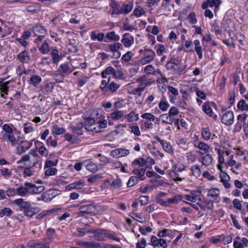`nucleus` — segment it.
Returning a JSON list of instances; mask_svg holds the SVG:
<instances>
[{"mask_svg":"<svg viewBox=\"0 0 248 248\" xmlns=\"http://www.w3.org/2000/svg\"><path fill=\"white\" fill-rule=\"evenodd\" d=\"M136 81L137 83H140L138 86L133 89L130 92V93L140 96L142 92L144 90L145 88L152 84V82L150 80L146 78V76H143L137 78Z\"/></svg>","mask_w":248,"mask_h":248,"instance_id":"f257e3e1","label":"nucleus"},{"mask_svg":"<svg viewBox=\"0 0 248 248\" xmlns=\"http://www.w3.org/2000/svg\"><path fill=\"white\" fill-rule=\"evenodd\" d=\"M103 112L102 109L100 108L93 110L91 114V116L85 120L86 127H93L94 126L96 122L98 121V119H102Z\"/></svg>","mask_w":248,"mask_h":248,"instance_id":"f03ea898","label":"nucleus"},{"mask_svg":"<svg viewBox=\"0 0 248 248\" xmlns=\"http://www.w3.org/2000/svg\"><path fill=\"white\" fill-rule=\"evenodd\" d=\"M32 31L34 35L37 37L34 41L36 43L41 42L47 33L46 30L40 24H36L33 26Z\"/></svg>","mask_w":248,"mask_h":248,"instance_id":"7ed1b4c3","label":"nucleus"},{"mask_svg":"<svg viewBox=\"0 0 248 248\" xmlns=\"http://www.w3.org/2000/svg\"><path fill=\"white\" fill-rule=\"evenodd\" d=\"M156 56L155 51L151 49L144 48L143 56L139 60V63L141 65H145L151 62Z\"/></svg>","mask_w":248,"mask_h":248,"instance_id":"20e7f679","label":"nucleus"},{"mask_svg":"<svg viewBox=\"0 0 248 248\" xmlns=\"http://www.w3.org/2000/svg\"><path fill=\"white\" fill-rule=\"evenodd\" d=\"M108 122L104 118L98 119L95 124L93 127H86L85 128L88 130L94 131L95 132H101V129L106 128L107 126Z\"/></svg>","mask_w":248,"mask_h":248,"instance_id":"39448f33","label":"nucleus"},{"mask_svg":"<svg viewBox=\"0 0 248 248\" xmlns=\"http://www.w3.org/2000/svg\"><path fill=\"white\" fill-rule=\"evenodd\" d=\"M201 193L197 190H191L188 194H185L183 196V199H185L187 201L192 202H195L197 201H201Z\"/></svg>","mask_w":248,"mask_h":248,"instance_id":"423d86ee","label":"nucleus"},{"mask_svg":"<svg viewBox=\"0 0 248 248\" xmlns=\"http://www.w3.org/2000/svg\"><path fill=\"white\" fill-rule=\"evenodd\" d=\"M82 167H85L88 170L93 173L96 172L98 170L97 165L89 160L78 163V171L81 170Z\"/></svg>","mask_w":248,"mask_h":248,"instance_id":"0eeeda50","label":"nucleus"},{"mask_svg":"<svg viewBox=\"0 0 248 248\" xmlns=\"http://www.w3.org/2000/svg\"><path fill=\"white\" fill-rule=\"evenodd\" d=\"M109 51L112 53V58L114 59L119 58L121 56V52L119 49L123 47L122 45L119 42H115L108 45Z\"/></svg>","mask_w":248,"mask_h":248,"instance_id":"6e6552de","label":"nucleus"},{"mask_svg":"<svg viewBox=\"0 0 248 248\" xmlns=\"http://www.w3.org/2000/svg\"><path fill=\"white\" fill-rule=\"evenodd\" d=\"M78 217L81 216H85V214H94V206L92 204L78 205Z\"/></svg>","mask_w":248,"mask_h":248,"instance_id":"1a4fd4ad","label":"nucleus"},{"mask_svg":"<svg viewBox=\"0 0 248 248\" xmlns=\"http://www.w3.org/2000/svg\"><path fill=\"white\" fill-rule=\"evenodd\" d=\"M32 145V142L26 140L21 141L16 148L17 154H22L25 153L31 147Z\"/></svg>","mask_w":248,"mask_h":248,"instance_id":"9d476101","label":"nucleus"},{"mask_svg":"<svg viewBox=\"0 0 248 248\" xmlns=\"http://www.w3.org/2000/svg\"><path fill=\"white\" fill-rule=\"evenodd\" d=\"M234 122V115L232 111L224 113L221 118V122L227 125H231Z\"/></svg>","mask_w":248,"mask_h":248,"instance_id":"9b49d317","label":"nucleus"},{"mask_svg":"<svg viewBox=\"0 0 248 248\" xmlns=\"http://www.w3.org/2000/svg\"><path fill=\"white\" fill-rule=\"evenodd\" d=\"M129 153V151L127 149L118 148L111 151L110 155L113 157L119 158L127 156Z\"/></svg>","mask_w":248,"mask_h":248,"instance_id":"f8f14e48","label":"nucleus"},{"mask_svg":"<svg viewBox=\"0 0 248 248\" xmlns=\"http://www.w3.org/2000/svg\"><path fill=\"white\" fill-rule=\"evenodd\" d=\"M221 3V1L220 0H206L203 2L202 7L203 9H206L209 7H212L215 6V13H216V11L218 10Z\"/></svg>","mask_w":248,"mask_h":248,"instance_id":"ddd939ff","label":"nucleus"},{"mask_svg":"<svg viewBox=\"0 0 248 248\" xmlns=\"http://www.w3.org/2000/svg\"><path fill=\"white\" fill-rule=\"evenodd\" d=\"M222 24L223 29L229 33L231 36V34L233 33L235 30L233 21L230 19H224Z\"/></svg>","mask_w":248,"mask_h":248,"instance_id":"4468645a","label":"nucleus"},{"mask_svg":"<svg viewBox=\"0 0 248 248\" xmlns=\"http://www.w3.org/2000/svg\"><path fill=\"white\" fill-rule=\"evenodd\" d=\"M92 233H93V235H89L90 238H94L96 240L99 241H103L105 238V230H94L92 229Z\"/></svg>","mask_w":248,"mask_h":248,"instance_id":"2eb2a0df","label":"nucleus"},{"mask_svg":"<svg viewBox=\"0 0 248 248\" xmlns=\"http://www.w3.org/2000/svg\"><path fill=\"white\" fill-rule=\"evenodd\" d=\"M153 138L161 144L163 149L166 152L170 154L173 153L172 148L169 142L165 140H161L157 135L154 136Z\"/></svg>","mask_w":248,"mask_h":248,"instance_id":"dca6fc26","label":"nucleus"},{"mask_svg":"<svg viewBox=\"0 0 248 248\" xmlns=\"http://www.w3.org/2000/svg\"><path fill=\"white\" fill-rule=\"evenodd\" d=\"M213 159L212 155L209 154H205L202 155V156L198 159V161L202 163V165L206 167L209 166L212 163Z\"/></svg>","mask_w":248,"mask_h":248,"instance_id":"f3484780","label":"nucleus"},{"mask_svg":"<svg viewBox=\"0 0 248 248\" xmlns=\"http://www.w3.org/2000/svg\"><path fill=\"white\" fill-rule=\"evenodd\" d=\"M194 146L195 148H198L200 150L198 153L201 155H204L208 153L210 149L209 145L203 141L199 142L198 143H195Z\"/></svg>","mask_w":248,"mask_h":248,"instance_id":"a211bd4d","label":"nucleus"},{"mask_svg":"<svg viewBox=\"0 0 248 248\" xmlns=\"http://www.w3.org/2000/svg\"><path fill=\"white\" fill-rule=\"evenodd\" d=\"M134 42V37L129 33H125L123 35L121 42L125 47H129Z\"/></svg>","mask_w":248,"mask_h":248,"instance_id":"6ab92c4d","label":"nucleus"},{"mask_svg":"<svg viewBox=\"0 0 248 248\" xmlns=\"http://www.w3.org/2000/svg\"><path fill=\"white\" fill-rule=\"evenodd\" d=\"M27 246L29 248L39 247V248H50L49 245L48 244L43 243L36 240H30L27 243Z\"/></svg>","mask_w":248,"mask_h":248,"instance_id":"aec40b11","label":"nucleus"},{"mask_svg":"<svg viewBox=\"0 0 248 248\" xmlns=\"http://www.w3.org/2000/svg\"><path fill=\"white\" fill-rule=\"evenodd\" d=\"M16 59L22 63H28L30 61L29 51L26 50L22 51L17 55Z\"/></svg>","mask_w":248,"mask_h":248,"instance_id":"412c9836","label":"nucleus"},{"mask_svg":"<svg viewBox=\"0 0 248 248\" xmlns=\"http://www.w3.org/2000/svg\"><path fill=\"white\" fill-rule=\"evenodd\" d=\"M2 140L10 143L12 146L16 144V139L13 133L3 134Z\"/></svg>","mask_w":248,"mask_h":248,"instance_id":"4be33fe9","label":"nucleus"},{"mask_svg":"<svg viewBox=\"0 0 248 248\" xmlns=\"http://www.w3.org/2000/svg\"><path fill=\"white\" fill-rule=\"evenodd\" d=\"M13 203L20 208L21 210L24 211L31 206V203L27 201H24L23 199H18L15 200Z\"/></svg>","mask_w":248,"mask_h":248,"instance_id":"5701e85b","label":"nucleus"},{"mask_svg":"<svg viewBox=\"0 0 248 248\" xmlns=\"http://www.w3.org/2000/svg\"><path fill=\"white\" fill-rule=\"evenodd\" d=\"M146 170V167H138L137 168H135L133 170V173L137 175L139 178L142 181L145 179L146 177H145V173Z\"/></svg>","mask_w":248,"mask_h":248,"instance_id":"b1692460","label":"nucleus"},{"mask_svg":"<svg viewBox=\"0 0 248 248\" xmlns=\"http://www.w3.org/2000/svg\"><path fill=\"white\" fill-rule=\"evenodd\" d=\"M58 72L62 76H65L71 73L72 69L68 64L64 63L60 66Z\"/></svg>","mask_w":248,"mask_h":248,"instance_id":"393cba45","label":"nucleus"},{"mask_svg":"<svg viewBox=\"0 0 248 248\" xmlns=\"http://www.w3.org/2000/svg\"><path fill=\"white\" fill-rule=\"evenodd\" d=\"M90 37L93 41L97 40L100 42L105 41L108 42L106 40H104L105 34L103 33L99 32L97 33L96 31H92L90 34Z\"/></svg>","mask_w":248,"mask_h":248,"instance_id":"a878e982","label":"nucleus"},{"mask_svg":"<svg viewBox=\"0 0 248 248\" xmlns=\"http://www.w3.org/2000/svg\"><path fill=\"white\" fill-rule=\"evenodd\" d=\"M219 194L220 191L217 188H213L208 190L207 195L217 201H220Z\"/></svg>","mask_w":248,"mask_h":248,"instance_id":"bb28decb","label":"nucleus"},{"mask_svg":"<svg viewBox=\"0 0 248 248\" xmlns=\"http://www.w3.org/2000/svg\"><path fill=\"white\" fill-rule=\"evenodd\" d=\"M215 104L214 102H206L202 106L203 111L207 115L211 116L213 114L212 107H214Z\"/></svg>","mask_w":248,"mask_h":248,"instance_id":"cd10ccee","label":"nucleus"},{"mask_svg":"<svg viewBox=\"0 0 248 248\" xmlns=\"http://www.w3.org/2000/svg\"><path fill=\"white\" fill-rule=\"evenodd\" d=\"M109 74H112L115 78L118 77L115 70L112 66H108L105 70L102 71L101 76L102 78H107L108 75Z\"/></svg>","mask_w":248,"mask_h":248,"instance_id":"c85d7f7f","label":"nucleus"},{"mask_svg":"<svg viewBox=\"0 0 248 248\" xmlns=\"http://www.w3.org/2000/svg\"><path fill=\"white\" fill-rule=\"evenodd\" d=\"M201 167L202 166H200L198 164H195L192 166L190 167V170L192 175L194 176L197 178L200 177L202 173V171L201 169Z\"/></svg>","mask_w":248,"mask_h":248,"instance_id":"c756f323","label":"nucleus"},{"mask_svg":"<svg viewBox=\"0 0 248 248\" xmlns=\"http://www.w3.org/2000/svg\"><path fill=\"white\" fill-rule=\"evenodd\" d=\"M160 118L162 120V123L172 124L174 121V118L171 117L169 113L161 114Z\"/></svg>","mask_w":248,"mask_h":248,"instance_id":"7c9ffc66","label":"nucleus"},{"mask_svg":"<svg viewBox=\"0 0 248 248\" xmlns=\"http://www.w3.org/2000/svg\"><path fill=\"white\" fill-rule=\"evenodd\" d=\"M247 117L248 115L246 113L239 114L237 116V120L238 122L235 125V127L238 128L239 130L242 128L241 123L244 124V123H246L245 122Z\"/></svg>","mask_w":248,"mask_h":248,"instance_id":"2f4dec72","label":"nucleus"},{"mask_svg":"<svg viewBox=\"0 0 248 248\" xmlns=\"http://www.w3.org/2000/svg\"><path fill=\"white\" fill-rule=\"evenodd\" d=\"M51 132L53 135H60L63 134L65 132V129L60 127L58 124H54L51 128Z\"/></svg>","mask_w":248,"mask_h":248,"instance_id":"473e14b6","label":"nucleus"},{"mask_svg":"<svg viewBox=\"0 0 248 248\" xmlns=\"http://www.w3.org/2000/svg\"><path fill=\"white\" fill-rule=\"evenodd\" d=\"M51 55L53 63H58L62 59V56L59 54V51L57 49H53L52 50Z\"/></svg>","mask_w":248,"mask_h":248,"instance_id":"72a5a7b5","label":"nucleus"},{"mask_svg":"<svg viewBox=\"0 0 248 248\" xmlns=\"http://www.w3.org/2000/svg\"><path fill=\"white\" fill-rule=\"evenodd\" d=\"M38 212V211L36 207H31V205L30 206L29 208L23 211L24 215L30 217H32L35 214H36Z\"/></svg>","mask_w":248,"mask_h":248,"instance_id":"f704fd0d","label":"nucleus"},{"mask_svg":"<svg viewBox=\"0 0 248 248\" xmlns=\"http://www.w3.org/2000/svg\"><path fill=\"white\" fill-rule=\"evenodd\" d=\"M42 80V78L40 76L33 75L30 78V84L32 85L35 87H38Z\"/></svg>","mask_w":248,"mask_h":248,"instance_id":"c9c22d12","label":"nucleus"},{"mask_svg":"<svg viewBox=\"0 0 248 248\" xmlns=\"http://www.w3.org/2000/svg\"><path fill=\"white\" fill-rule=\"evenodd\" d=\"M183 199V196L181 195H176L173 198L167 200L168 207L171 204H176Z\"/></svg>","mask_w":248,"mask_h":248,"instance_id":"e433bc0d","label":"nucleus"},{"mask_svg":"<svg viewBox=\"0 0 248 248\" xmlns=\"http://www.w3.org/2000/svg\"><path fill=\"white\" fill-rule=\"evenodd\" d=\"M125 117L128 122H136L139 119L138 114H136L133 111L126 115Z\"/></svg>","mask_w":248,"mask_h":248,"instance_id":"4c0bfd02","label":"nucleus"},{"mask_svg":"<svg viewBox=\"0 0 248 248\" xmlns=\"http://www.w3.org/2000/svg\"><path fill=\"white\" fill-rule=\"evenodd\" d=\"M0 172L1 176L5 179H9L12 175V170L6 168H0Z\"/></svg>","mask_w":248,"mask_h":248,"instance_id":"58836bf2","label":"nucleus"},{"mask_svg":"<svg viewBox=\"0 0 248 248\" xmlns=\"http://www.w3.org/2000/svg\"><path fill=\"white\" fill-rule=\"evenodd\" d=\"M111 7L112 8V15H119L122 14L121 6L116 2H114L111 4Z\"/></svg>","mask_w":248,"mask_h":248,"instance_id":"ea45409f","label":"nucleus"},{"mask_svg":"<svg viewBox=\"0 0 248 248\" xmlns=\"http://www.w3.org/2000/svg\"><path fill=\"white\" fill-rule=\"evenodd\" d=\"M124 112L122 110L115 111L110 113V118L114 120H118L124 116Z\"/></svg>","mask_w":248,"mask_h":248,"instance_id":"a19ab883","label":"nucleus"},{"mask_svg":"<svg viewBox=\"0 0 248 248\" xmlns=\"http://www.w3.org/2000/svg\"><path fill=\"white\" fill-rule=\"evenodd\" d=\"M40 143H41L42 145L38 148L37 151L41 156L47 157L48 155V151L43 143L40 142Z\"/></svg>","mask_w":248,"mask_h":248,"instance_id":"79ce46f5","label":"nucleus"},{"mask_svg":"<svg viewBox=\"0 0 248 248\" xmlns=\"http://www.w3.org/2000/svg\"><path fill=\"white\" fill-rule=\"evenodd\" d=\"M147 163V161L142 157H140L137 159H135L133 162H132V165L133 166H139L138 167H146L145 165Z\"/></svg>","mask_w":248,"mask_h":248,"instance_id":"37998d69","label":"nucleus"},{"mask_svg":"<svg viewBox=\"0 0 248 248\" xmlns=\"http://www.w3.org/2000/svg\"><path fill=\"white\" fill-rule=\"evenodd\" d=\"M202 137L206 140H209L211 136V133L208 127L202 128L201 131Z\"/></svg>","mask_w":248,"mask_h":248,"instance_id":"c03bdc74","label":"nucleus"},{"mask_svg":"<svg viewBox=\"0 0 248 248\" xmlns=\"http://www.w3.org/2000/svg\"><path fill=\"white\" fill-rule=\"evenodd\" d=\"M237 108L244 111H248V105L247 104L246 101L243 99H241L237 105Z\"/></svg>","mask_w":248,"mask_h":248,"instance_id":"a18cd8bd","label":"nucleus"},{"mask_svg":"<svg viewBox=\"0 0 248 248\" xmlns=\"http://www.w3.org/2000/svg\"><path fill=\"white\" fill-rule=\"evenodd\" d=\"M133 9V4L129 3L128 4H124L121 6L122 14L127 15Z\"/></svg>","mask_w":248,"mask_h":248,"instance_id":"49530a36","label":"nucleus"},{"mask_svg":"<svg viewBox=\"0 0 248 248\" xmlns=\"http://www.w3.org/2000/svg\"><path fill=\"white\" fill-rule=\"evenodd\" d=\"M123 186V183L121 180L117 178L112 181L110 186L112 188L114 189H119L120 188Z\"/></svg>","mask_w":248,"mask_h":248,"instance_id":"de8ad7c7","label":"nucleus"},{"mask_svg":"<svg viewBox=\"0 0 248 248\" xmlns=\"http://www.w3.org/2000/svg\"><path fill=\"white\" fill-rule=\"evenodd\" d=\"M159 108L163 111H166L170 107L169 103L166 100L165 98L161 100L158 104Z\"/></svg>","mask_w":248,"mask_h":248,"instance_id":"09e8293b","label":"nucleus"},{"mask_svg":"<svg viewBox=\"0 0 248 248\" xmlns=\"http://www.w3.org/2000/svg\"><path fill=\"white\" fill-rule=\"evenodd\" d=\"M106 37L111 41H118L120 40V36L113 31L108 32L106 34Z\"/></svg>","mask_w":248,"mask_h":248,"instance_id":"8fccbe9b","label":"nucleus"},{"mask_svg":"<svg viewBox=\"0 0 248 248\" xmlns=\"http://www.w3.org/2000/svg\"><path fill=\"white\" fill-rule=\"evenodd\" d=\"M170 178L175 182L182 181L185 179V177H180L177 171H173L170 173Z\"/></svg>","mask_w":248,"mask_h":248,"instance_id":"3c124183","label":"nucleus"},{"mask_svg":"<svg viewBox=\"0 0 248 248\" xmlns=\"http://www.w3.org/2000/svg\"><path fill=\"white\" fill-rule=\"evenodd\" d=\"M16 193L19 196L25 197L28 194L26 186H19L16 189Z\"/></svg>","mask_w":248,"mask_h":248,"instance_id":"603ef678","label":"nucleus"},{"mask_svg":"<svg viewBox=\"0 0 248 248\" xmlns=\"http://www.w3.org/2000/svg\"><path fill=\"white\" fill-rule=\"evenodd\" d=\"M60 208H54L50 210L49 211H44L36 216V218L37 219H41L46 217L49 212L53 213L55 211L60 210Z\"/></svg>","mask_w":248,"mask_h":248,"instance_id":"864d4df0","label":"nucleus"},{"mask_svg":"<svg viewBox=\"0 0 248 248\" xmlns=\"http://www.w3.org/2000/svg\"><path fill=\"white\" fill-rule=\"evenodd\" d=\"M29 185L31 186H30L31 188H33V190L32 191V192L34 193V194L41 193L42 191H43L45 189V187L43 186H36L35 184H33L32 183H31V185Z\"/></svg>","mask_w":248,"mask_h":248,"instance_id":"5fc2aeb1","label":"nucleus"},{"mask_svg":"<svg viewBox=\"0 0 248 248\" xmlns=\"http://www.w3.org/2000/svg\"><path fill=\"white\" fill-rule=\"evenodd\" d=\"M13 213V211L10 208L4 207L0 210V217H2L4 216H10Z\"/></svg>","mask_w":248,"mask_h":248,"instance_id":"6e6d98bb","label":"nucleus"},{"mask_svg":"<svg viewBox=\"0 0 248 248\" xmlns=\"http://www.w3.org/2000/svg\"><path fill=\"white\" fill-rule=\"evenodd\" d=\"M102 174H96L95 175H91L88 178V181L91 184H93L96 182L98 180L102 179Z\"/></svg>","mask_w":248,"mask_h":248,"instance_id":"4d7b16f0","label":"nucleus"},{"mask_svg":"<svg viewBox=\"0 0 248 248\" xmlns=\"http://www.w3.org/2000/svg\"><path fill=\"white\" fill-rule=\"evenodd\" d=\"M152 75H160L161 76V78L159 79L158 80H157V81L159 82V83L160 82H161L162 83H164L165 82H168V79L166 77L162 76L161 72L160 69H154V71Z\"/></svg>","mask_w":248,"mask_h":248,"instance_id":"13d9d810","label":"nucleus"},{"mask_svg":"<svg viewBox=\"0 0 248 248\" xmlns=\"http://www.w3.org/2000/svg\"><path fill=\"white\" fill-rule=\"evenodd\" d=\"M130 131L136 136H139L141 134L140 128L137 124L131 125L129 126Z\"/></svg>","mask_w":248,"mask_h":248,"instance_id":"bf43d9fd","label":"nucleus"},{"mask_svg":"<svg viewBox=\"0 0 248 248\" xmlns=\"http://www.w3.org/2000/svg\"><path fill=\"white\" fill-rule=\"evenodd\" d=\"M26 10L29 12L36 13L40 11V7L38 4H36L27 6L26 7Z\"/></svg>","mask_w":248,"mask_h":248,"instance_id":"052dcab7","label":"nucleus"},{"mask_svg":"<svg viewBox=\"0 0 248 248\" xmlns=\"http://www.w3.org/2000/svg\"><path fill=\"white\" fill-rule=\"evenodd\" d=\"M139 180L137 177L131 176L127 183V186L128 187H132L137 184Z\"/></svg>","mask_w":248,"mask_h":248,"instance_id":"680f3d73","label":"nucleus"},{"mask_svg":"<svg viewBox=\"0 0 248 248\" xmlns=\"http://www.w3.org/2000/svg\"><path fill=\"white\" fill-rule=\"evenodd\" d=\"M39 50L42 54H47L50 51L48 44L46 42H44L42 45Z\"/></svg>","mask_w":248,"mask_h":248,"instance_id":"e2e57ef3","label":"nucleus"},{"mask_svg":"<svg viewBox=\"0 0 248 248\" xmlns=\"http://www.w3.org/2000/svg\"><path fill=\"white\" fill-rule=\"evenodd\" d=\"M141 117L146 120L150 121H154L155 120V116L151 113H145L141 115Z\"/></svg>","mask_w":248,"mask_h":248,"instance_id":"0e129e2a","label":"nucleus"},{"mask_svg":"<svg viewBox=\"0 0 248 248\" xmlns=\"http://www.w3.org/2000/svg\"><path fill=\"white\" fill-rule=\"evenodd\" d=\"M46 142L48 146H51L53 147H56L58 145L57 141L54 139L52 136L49 137Z\"/></svg>","mask_w":248,"mask_h":248,"instance_id":"69168bd1","label":"nucleus"},{"mask_svg":"<svg viewBox=\"0 0 248 248\" xmlns=\"http://www.w3.org/2000/svg\"><path fill=\"white\" fill-rule=\"evenodd\" d=\"M120 86L119 84L114 82H112L109 84L108 88L110 91L114 93L116 92L120 88Z\"/></svg>","mask_w":248,"mask_h":248,"instance_id":"338daca9","label":"nucleus"},{"mask_svg":"<svg viewBox=\"0 0 248 248\" xmlns=\"http://www.w3.org/2000/svg\"><path fill=\"white\" fill-rule=\"evenodd\" d=\"M212 205V203L209 201H206L204 204H199L200 208H201L203 211H205L206 209H211Z\"/></svg>","mask_w":248,"mask_h":248,"instance_id":"774afa93","label":"nucleus"}]
</instances>
